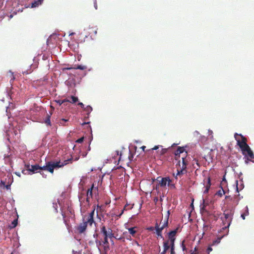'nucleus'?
Listing matches in <instances>:
<instances>
[{"label": "nucleus", "mask_w": 254, "mask_h": 254, "mask_svg": "<svg viewBox=\"0 0 254 254\" xmlns=\"http://www.w3.org/2000/svg\"><path fill=\"white\" fill-rule=\"evenodd\" d=\"M68 120L62 119L60 122V125L62 126H65V123L67 122Z\"/></svg>", "instance_id": "72a5a7b5"}, {"label": "nucleus", "mask_w": 254, "mask_h": 254, "mask_svg": "<svg viewBox=\"0 0 254 254\" xmlns=\"http://www.w3.org/2000/svg\"><path fill=\"white\" fill-rule=\"evenodd\" d=\"M207 205H208V203H206V202H205V207H206V206H207Z\"/></svg>", "instance_id": "0e129e2a"}, {"label": "nucleus", "mask_w": 254, "mask_h": 254, "mask_svg": "<svg viewBox=\"0 0 254 254\" xmlns=\"http://www.w3.org/2000/svg\"><path fill=\"white\" fill-rule=\"evenodd\" d=\"M96 243L97 244H99L100 245H103V253L104 254H107V253L110 250V246L108 240L105 239L104 238V240L102 242L96 240Z\"/></svg>", "instance_id": "423d86ee"}, {"label": "nucleus", "mask_w": 254, "mask_h": 254, "mask_svg": "<svg viewBox=\"0 0 254 254\" xmlns=\"http://www.w3.org/2000/svg\"><path fill=\"white\" fill-rule=\"evenodd\" d=\"M98 193V187H95L94 185L92 184L91 187L88 189L86 191V195L90 196L91 198H92L93 193L97 194Z\"/></svg>", "instance_id": "6e6552de"}, {"label": "nucleus", "mask_w": 254, "mask_h": 254, "mask_svg": "<svg viewBox=\"0 0 254 254\" xmlns=\"http://www.w3.org/2000/svg\"><path fill=\"white\" fill-rule=\"evenodd\" d=\"M239 202V199H238L236 201V204H238Z\"/></svg>", "instance_id": "e2e57ef3"}, {"label": "nucleus", "mask_w": 254, "mask_h": 254, "mask_svg": "<svg viewBox=\"0 0 254 254\" xmlns=\"http://www.w3.org/2000/svg\"><path fill=\"white\" fill-rule=\"evenodd\" d=\"M56 102L60 105H61L62 104H63L65 102H69V100H67V99H64V100H59L58 101H56Z\"/></svg>", "instance_id": "c85d7f7f"}, {"label": "nucleus", "mask_w": 254, "mask_h": 254, "mask_svg": "<svg viewBox=\"0 0 254 254\" xmlns=\"http://www.w3.org/2000/svg\"><path fill=\"white\" fill-rule=\"evenodd\" d=\"M71 101H70L69 102H70V103H74L75 102H76L77 101H78V98L76 97H75V96H72L71 97Z\"/></svg>", "instance_id": "7c9ffc66"}, {"label": "nucleus", "mask_w": 254, "mask_h": 254, "mask_svg": "<svg viewBox=\"0 0 254 254\" xmlns=\"http://www.w3.org/2000/svg\"><path fill=\"white\" fill-rule=\"evenodd\" d=\"M217 194L220 196H222L223 194H225V191L223 189H222V190L217 191Z\"/></svg>", "instance_id": "2f4dec72"}, {"label": "nucleus", "mask_w": 254, "mask_h": 254, "mask_svg": "<svg viewBox=\"0 0 254 254\" xmlns=\"http://www.w3.org/2000/svg\"><path fill=\"white\" fill-rule=\"evenodd\" d=\"M249 215V208H248V206H247L246 207H245V212L243 213L242 214H241V217L242 218V219L243 220H245V218H246V216H248Z\"/></svg>", "instance_id": "412c9836"}, {"label": "nucleus", "mask_w": 254, "mask_h": 254, "mask_svg": "<svg viewBox=\"0 0 254 254\" xmlns=\"http://www.w3.org/2000/svg\"><path fill=\"white\" fill-rule=\"evenodd\" d=\"M97 208H101V206H100L99 205H97Z\"/></svg>", "instance_id": "338daca9"}, {"label": "nucleus", "mask_w": 254, "mask_h": 254, "mask_svg": "<svg viewBox=\"0 0 254 254\" xmlns=\"http://www.w3.org/2000/svg\"><path fill=\"white\" fill-rule=\"evenodd\" d=\"M208 251H211L212 250V248H210V247H209L207 249Z\"/></svg>", "instance_id": "5fc2aeb1"}, {"label": "nucleus", "mask_w": 254, "mask_h": 254, "mask_svg": "<svg viewBox=\"0 0 254 254\" xmlns=\"http://www.w3.org/2000/svg\"><path fill=\"white\" fill-rule=\"evenodd\" d=\"M78 105H79L82 108H84V105L82 103L79 102L78 103Z\"/></svg>", "instance_id": "a18cd8bd"}, {"label": "nucleus", "mask_w": 254, "mask_h": 254, "mask_svg": "<svg viewBox=\"0 0 254 254\" xmlns=\"http://www.w3.org/2000/svg\"><path fill=\"white\" fill-rule=\"evenodd\" d=\"M12 225L13 227H15L17 225V220L15 219L12 222Z\"/></svg>", "instance_id": "4c0bfd02"}, {"label": "nucleus", "mask_w": 254, "mask_h": 254, "mask_svg": "<svg viewBox=\"0 0 254 254\" xmlns=\"http://www.w3.org/2000/svg\"><path fill=\"white\" fill-rule=\"evenodd\" d=\"M40 3H41V1L40 0H38V1H35L34 2L32 3L31 7H36V6H37Z\"/></svg>", "instance_id": "c756f323"}, {"label": "nucleus", "mask_w": 254, "mask_h": 254, "mask_svg": "<svg viewBox=\"0 0 254 254\" xmlns=\"http://www.w3.org/2000/svg\"><path fill=\"white\" fill-rule=\"evenodd\" d=\"M164 251L167 252L170 248V243L169 241H166L163 242Z\"/></svg>", "instance_id": "a211bd4d"}, {"label": "nucleus", "mask_w": 254, "mask_h": 254, "mask_svg": "<svg viewBox=\"0 0 254 254\" xmlns=\"http://www.w3.org/2000/svg\"><path fill=\"white\" fill-rule=\"evenodd\" d=\"M161 178V177H159L157 178L156 180L159 181V179Z\"/></svg>", "instance_id": "680f3d73"}, {"label": "nucleus", "mask_w": 254, "mask_h": 254, "mask_svg": "<svg viewBox=\"0 0 254 254\" xmlns=\"http://www.w3.org/2000/svg\"><path fill=\"white\" fill-rule=\"evenodd\" d=\"M178 229L177 228L174 230L171 231L168 233L169 242L170 244H175V241L176 240V235L177 233Z\"/></svg>", "instance_id": "1a4fd4ad"}, {"label": "nucleus", "mask_w": 254, "mask_h": 254, "mask_svg": "<svg viewBox=\"0 0 254 254\" xmlns=\"http://www.w3.org/2000/svg\"><path fill=\"white\" fill-rule=\"evenodd\" d=\"M12 78L10 80V82L12 80V81H13L14 79H15V78H14V76L13 75V74H12Z\"/></svg>", "instance_id": "864d4df0"}, {"label": "nucleus", "mask_w": 254, "mask_h": 254, "mask_svg": "<svg viewBox=\"0 0 254 254\" xmlns=\"http://www.w3.org/2000/svg\"><path fill=\"white\" fill-rule=\"evenodd\" d=\"M128 158L130 160H131V158H133L132 155H131L130 156H128Z\"/></svg>", "instance_id": "bf43d9fd"}, {"label": "nucleus", "mask_w": 254, "mask_h": 254, "mask_svg": "<svg viewBox=\"0 0 254 254\" xmlns=\"http://www.w3.org/2000/svg\"><path fill=\"white\" fill-rule=\"evenodd\" d=\"M84 109V110L87 112V115H89V114L92 111V108L90 106H87Z\"/></svg>", "instance_id": "a878e982"}, {"label": "nucleus", "mask_w": 254, "mask_h": 254, "mask_svg": "<svg viewBox=\"0 0 254 254\" xmlns=\"http://www.w3.org/2000/svg\"><path fill=\"white\" fill-rule=\"evenodd\" d=\"M22 174H23L24 175H26V174L31 175V173H30V172L27 170H23L22 171Z\"/></svg>", "instance_id": "58836bf2"}, {"label": "nucleus", "mask_w": 254, "mask_h": 254, "mask_svg": "<svg viewBox=\"0 0 254 254\" xmlns=\"http://www.w3.org/2000/svg\"><path fill=\"white\" fill-rule=\"evenodd\" d=\"M40 169V166L36 164L34 165H31V169H30V173L33 174L35 173L38 172V170Z\"/></svg>", "instance_id": "4468645a"}, {"label": "nucleus", "mask_w": 254, "mask_h": 254, "mask_svg": "<svg viewBox=\"0 0 254 254\" xmlns=\"http://www.w3.org/2000/svg\"><path fill=\"white\" fill-rule=\"evenodd\" d=\"M155 180H156V179H152V182H154Z\"/></svg>", "instance_id": "774afa93"}, {"label": "nucleus", "mask_w": 254, "mask_h": 254, "mask_svg": "<svg viewBox=\"0 0 254 254\" xmlns=\"http://www.w3.org/2000/svg\"><path fill=\"white\" fill-rule=\"evenodd\" d=\"M15 174H16V175H17L18 176H19V177H20V173H17V172H16V173H15Z\"/></svg>", "instance_id": "6e6d98bb"}, {"label": "nucleus", "mask_w": 254, "mask_h": 254, "mask_svg": "<svg viewBox=\"0 0 254 254\" xmlns=\"http://www.w3.org/2000/svg\"><path fill=\"white\" fill-rule=\"evenodd\" d=\"M200 211L201 212H206L208 214V211L206 209L205 200L204 199H203V203L200 204Z\"/></svg>", "instance_id": "6ab92c4d"}, {"label": "nucleus", "mask_w": 254, "mask_h": 254, "mask_svg": "<svg viewBox=\"0 0 254 254\" xmlns=\"http://www.w3.org/2000/svg\"><path fill=\"white\" fill-rule=\"evenodd\" d=\"M74 68L84 70L86 68V66L85 65H78L76 67H74Z\"/></svg>", "instance_id": "473e14b6"}, {"label": "nucleus", "mask_w": 254, "mask_h": 254, "mask_svg": "<svg viewBox=\"0 0 254 254\" xmlns=\"http://www.w3.org/2000/svg\"><path fill=\"white\" fill-rule=\"evenodd\" d=\"M90 196H88V195H86V198H85V201H86V204L89 206V203H90Z\"/></svg>", "instance_id": "c9c22d12"}, {"label": "nucleus", "mask_w": 254, "mask_h": 254, "mask_svg": "<svg viewBox=\"0 0 254 254\" xmlns=\"http://www.w3.org/2000/svg\"><path fill=\"white\" fill-rule=\"evenodd\" d=\"M210 185H211V184H210V179L209 178L208 179V182H207V184L206 185V187H205V190L204 191V193H207L208 192V190H209V188L210 187Z\"/></svg>", "instance_id": "5701e85b"}, {"label": "nucleus", "mask_w": 254, "mask_h": 254, "mask_svg": "<svg viewBox=\"0 0 254 254\" xmlns=\"http://www.w3.org/2000/svg\"><path fill=\"white\" fill-rule=\"evenodd\" d=\"M166 253V252H165L164 251H163L162 252H161L160 254H165V253Z\"/></svg>", "instance_id": "4d7b16f0"}, {"label": "nucleus", "mask_w": 254, "mask_h": 254, "mask_svg": "<svg viewBox=\"0 0 254 254\" xmlns=\"http://www.w3.org/2000/svg\"><path fill=\"white\" fill-rule=\"evenodd\" d=\"M178 165L179 166L180 168H177V173L176 175L175 176H174L176 179H177L178 176H180L181 175H183L187 173V170L186 169H184L183 168L181 167L180 161H179ZM174 176H175V175H174Z\"/></svg>", "instance_id": "9d476101"}, {"label": "nucleus", "mask_w": 254, "mask_h": 254, "mask_svg": "<svg viewBox=\"0 0 254 254\" xmlns=\"http://www.w3.org/2000/svg\"><path fill=\"white\" fill-rule=\"evenodd\" d=\"M79 200L80 202V205H82L85 200V194L84 193H81L78 195Z\"/></svg>", "instance_id": "aec40b11"}, {"label": "nucleus", "mask_w": 254, "mask_h": 254, "mask_svg": "<svg viewBox=\"0 0 254 254\" xmlns=\"http://www.w3.org/2000/svg\"><path fill=\"white\" fill-rule=\"evenodd\" d=\"M145 148H146V146H142L141 147V148L143 151H144V150H145Z\"/></svg>", "instance_id": "09e8293b"}, {"label": "nucleus", "mask_w": 254, "mask_h": 254, "mask_svg": "<svg viewBox=\"0 0 254 254\" xmlns=\"http://www.w3.org/2000/svg\"><path fill=\"white\" fill-rule=\"evenodd\" d=\"M236 190L237 192H239L238 188V181H236Z\"/></svg>", "instance_id": "49530a36"}, {"label": "nucleus", "mask_w": 254, "mask_h": 254, "mask_svg": "<svg viewBox=\"0 0 254 254\" xmlns=\"http://www.w3.org/2000/svg\"><path fill=\"white\" fill-rule=\"evenodd\" d=\"M114 238L117 240H120L123 242L125 241V238L124 237L119 236L118 234H116L115 233V235H114Z\"/></svg>", "instance_id": "4be33fe9"}, {"label": "nucleus", "mask_w": 254, "mask_h": 254, "mask_svg": "<svg viewBox=\"0 0 254 254\" xmlns=\"http://www.w3.org/2000/svg\"><path fill=\"white\" fill-rule=\"evenodd\" d=\"M110 242H111L112 243V245H114V241L113 240V239H110Z\"/></svg>", "instance_id": "3c124183"}, {"label": "nucleus", "mask_w": 254, "mask_h": 254, "mask_svg": "<svg viewBox=\"0 0 254 254\" xmlns=\"http://www.w3.org/2000/svg\"><path fill=\"white\" fill-rule=\"evenodd\" d=\"M149 230H150V231H152L154 230V228L151 227H150L148 229Z\"/></svg>", "instance_id": "8fccbe9b"}, {"label": "nucleus", "mask_w": 254, "mask_h": 254, "mask_svg": "<svg viewBox=\"0 0 254 254\" xmlns=\"http://www.w3.org/2000/svg\"><path fill=\"white\" fill-rule=\"evenodd\" d=\"M126 207H127V206L126 205V206L124 207V209L122 210L121 213L119 215V216H118L119 217H120L121 216V215L123 214L124 210H126Z\"/></svg>", "instance_id": "c03bdc74"}, {"label": "nucleus", "mask_w": 254, "mask_h": 254, "mask_svg": "<svg viewBox=\"0 0 254 254\" xmlns=\"http://www.w3.org/2000/svg\"><path fill=\"white\" fill-rule=\"evenodd\" d=\"M250 161L254 163V154L250 146L245 150L244 154H243Z\"/></svg>", "instance_id": "0eeeda50"}, {"label": "nucleus", "mask_w": 254, "mask_h": 254, "mask_svg": "<svg viewBox=\"0 0 254 254\" xmlns=\"http://www.w3.org/2000/svg\"><path fill=\"white\" fill-rule=\"evenodd\" d=\"M170 214V211H168V215L166 220L165 221L164 224L161 226V227H162V229H163L164 228L167 227L168 226V217L169 215Z\"/></svg>", "instance_id": "393cba45"}, {"label": "nucleus", "mask_w": 254, "mask_h": 254, "mask_svg": "<svg viewBox=\"0 0 254 254\" xmlns=\"http://www.w3.org/2000/svg\"><path fill=\"white\" fill-rule=\"evenodd\" d=\"M222 232H224V233L221 235L218 236L217 238L213 241V245L218 244L220 242L222 238H223L225 236L227 235L228 234H226V231H222Z\"/></svg>", "instance_id": "2eb2a0df"}, {"label": "nucleus", "mask_w": 254, "mask_h": 254, "mask_svg": "<svg viewBox=\"0 0 254 254\" xmlns=\"http://www.w3.org/2000/svg\"><path fill=\"white\" fill-rule=\"evenodd\" d=\"M154 189H155L156 190H158V186H156V187L155 188H154Z\"/></svg>", "instance_id": "13d9d810"}, {"label": "nucleus", "mask_w": 254, "mask_h": 254, "mask_svg": "<svg viewBox=\"0 0 254 254\" xmlns=\"http://www.w3.org/2000/svg\"><path fill=\"white\" fill-rule=\"evenodd\" d=\"M221 220L222 221V223H223V225H224V227L225 226H226L227 225V222H226V220L224 218H223V217H221Z\"/></svg>", "instance_id": "79ce46f5"}, {"label": "nucleus", "mask_w": 254, "mask_h": 254, "mask_svg": "<svg viewBox=\"0 0 254 254\" xmlns=\"http://www.w3.org/2000/svg\"><path fill=\"white\" fill-rule=\"evenodd\" d=\"M191 254H198V253L196 248H195L194 250L191 253Z\"/></svg>", "instance_id": "37998d69"}, {"label": "nucleus", "mask_w": 254, "mask_h": 254, "mask_svg": "<svg viewBox=\"0 0 254 254\" xmlns=\"http://www.w3.org/2000/svg\"><path fill=\"white\" fill-rule=\"evenodd\" d=\"M95 206H94L93 209L88 215L83 216V222L80 223L77 228V230L79 233H84L86 231L88 225L91 226L93 223H95L93 218L95 214Z\"/></svg>", "instance_id": "f257e3e1"}, {"label": "nucleus", "mask_w": 254, "mask_h": 254, "mask_svg": "<svg viewBox=\"0 0 254 254\" xmlns=\"http://www.w3.org/2000/svg\"><path fill=\"white\" fill-rule=\"evenodd\" d=\"M234 137L237 141V145L241 148L242 153L244 154L245 150L247 149V147H249L248 144L247 143V138L241 134H239L237 133L235 134Z\"/></svg>", "instance_id": "20e7f679"}, {"label": "nucleus", "mask_w": 254, "mask_h": 254, "mask_svg": "<svg viewBox=\"0 0 254 254\" xmlns=\"http://www.w3.org/2000/svg\"><path fill=\"white\" fill-rule=\"evenodd\" d=\"M158 148V146H155L152 148V149H153V150H157Z\"/></svg>", "instance_id": "de8ad7c7"}, {"label": "nucleus", "mask_w": 254, "mask_h": 254, "mask_svg": "<svg viewBox=\"0 0 254 254\" xmlns=\"http://www.w3.org/2000/svg\"><path fill=\"white\" fill-rule=\"evenodd\" d=\"M50 115H48L47 118L46 119L45 121V123L47 125L49 126H51V123L50 120Z\"/></svg>", "instance_id": "b1692460"}, {"label": "nucleus", "mask_w": 254, "mask_h": 254, "mask_svg": "<svg viewBox=\"0 0 254 254\" xmlns=\"http://www.w3.org/2000/svg\"><path fill=\"white\" fill-rule=\"evenodd\" d=\"M171 253L170 254H175V244H170Z\"/></svg>", "instance_id": "cd10ccee"}, {"label": "nucleus", "mask_w": 254, "mask_h": 254, "mask_svg": "<svg viewBox=\"0 0 254 254\" xmlns=\"http://www.w3.org/2000/svg\"><path fill=\"white\" fill-rule=\"evenodd\" d=\"M83 140H84L83 137H80V138L76 140V142L79 143H82L83 142Z\"/></svg>", "instance_id": "a19ab883"}, {"label": "nucleus", "mask_w": 254, "mask_h": 254, "mask_svg": "<svg viewBox=\"0 0 254 254\" xmlns=\"http://www.w3.org/2000/svg\"><path fill=\"white\" fill-rule=\"evenodd\" d=\"M185 149L183 147H178L175 152L176 159H178L180 157V154L185 153Z\"/></svg>", "instance_id": "9b49d317"}, {"label": "nucleus", "mask_w": 254, "mask_h": 254, "mask_svg": "<svg viewBox=\"0 0 254 254\" xmlns=\"http://www.w3.org/2000/svg\"><path fill=\"white\" fill-rule=\"evenodd\" d=\"M229 197H230V196H225V198H226V199H227V198H229Z\"/></svg>", "instance_id": "052dcab7"}, {"label": "nucleus", "mask_w": 254, "mask_h": 254, "mask_svg": "<svg viewBox=\"0 0 254 254\" xmlns=\"http://www.w3.org/2000/svg\"><path fill=\"white\" fill-rule=\"evenodd\" d=\"M214 220H217V217L215 216Z\"/></svg>", "instance_id": "69168bd1"}, {"label": "nucleus", "mask_w": 254, "mask_h": 254, "mask_svg": "<svg viewBox=\"0 0 254 254\" xmlns=\"http://www.w3.org/2000/svg\"><path fill=\"white\" fill-rule=\"evenodd\" d=\"M100 232L105 239L108 240V239L114 238L115 232L109 227L107 228L105 225H102L100 226Z\"/></svg>", "instance_id": "39448f33"}, {"label": "nucleus", "mask_w": 254, "mask_h": 254, "mask_svg": "<svg viewBox=\"0 0 254 254\" xmlns=\"http://www.w3.org/2000/svg\"><path fill=\"white\" fill-rule=\"evenodd\" d=\"M187 155V152H185V153L184 154L183 156L182 157V165L181 167L183 168L184 169H187V167L188 165V161L186 159V156Z\"/></svg>", "instance_id": "ddd939ff"}, {"label": "nucleus", "mask_w": 254, "mask_h": 254, "mask_svg": "<svg viewBox=\"0 0 254 254\" xmlns=\"http://www.w3.org/2000/svg\"><path fill=\"white\" fill-rule=\"evenodd\" d=\"M167 179L168 180H167V185H168V186L173 187L174 188L175 185L171 184L172 181L170 179V178L167 177Z\"/></svg>", "instance_id": "bb28decb"}, {"label": "nucleus", "mask_w": 254, "mask_h": 254, "mask_svg": "<svg viewBox=\"0 0 254 254\" xmlns=\"http://www.w3.org/2000/svg\"><path fill=\"white\" fill-rule=\"evenodd\" d=\"M167 177L161 178V181H159V185L161 187H164L167 185Z\"/></svg>", "instance_id": "f3484780"}, {"label": "nucleus", "mask_w": 254, "mask_h": 254, "mask_svg": "<svg viewBox=\"0 0 254 254\" xmlns=\"http://www.w3.org/2000/svg\"><path fill=\"white\" fill-rule=\"evenodd\" d=\"M25 167L26 169V170H28L29 172L30 171L31 166L30 165V164H25Z\"/></svg>", "instance_id": "ea45409f"}, {"label": "nucleus", "mask_w": 254, "mask_h": 254, "mask_svg": "<svg viewBox=\"0 0 254 254\" xmlns=\"http://www.w3.org/2000/svg\"><path fill=\"white\" fill-rule=\"evenodd\" d=\"M72 158L64 160L63 162L60 161H49L46 162V165L43 167H40V170H46L53 174L54 170L56 168H59L64 167V166L68 164L69 162L72 163Z\"/></svg>", "instance_id": "f03ea898"}, {"label": "nucleus", "mask_w": 254, "mask_h": 254, "mask_svg": "<svg viewBox=\"0 0 254 254\" xmlns=\"http://www.w3.org/2000/svg\"><path fill=\"white\" fill-rule=\"evenodd\" d=\"M136 227H131L128 229V231L129 233L133 237H135V234L136 233Z\"/></svg>", "instance_id": "dca6fc26"}, {"label": "nucleus", "mask_w": 254, "mask_h": 254, "mask_svg": "<svg viewBox=\"0 0 254 254\" xmlns=\"http://www.w3.org/2000/svg\"><path fill=\"white\" fill-rule=\"evenodd\" d=\"M234 210L233 209H227L224 211L223 215L224 216V219L226 220L227 222V225L223 227L220 231L218 232L219 233H222V231H226V234H228L229 233V230L228 229L229 227L231 222L233 219L234 215Z\"/></svg>", "instance_id": "7ed1b4c3"}, {"label": "nucleus", "mask_w": 254, "mask_h": 254, "mask_svg": "<svg viewBox=\"0 0 254 254\" xmlns=\"http://www.w3.org/2000/svg\"><path fill=\"white\" fill-rule=\"evenodd\" d=\"M62 215L63 217V220L64 223V224L66 225H67V220L65 219V214L63 212H62Z\"/></svg>", "instance_id": "f704fd0d"}, {"label": "nucleus", "mask_w": 254, "mask_h": 254, "mask_svg": "<svg viewBox=\"0 0 254 254\" xmlns=\"http://www.w3.org/2000/svg\"><path fill=\"white\" fill-rule=\"evenodd\" d=\"M89 123V122H87V123H85V122H84V123H82V125H83H83H85L88 124Z\"/></svg>", "instance_id": "603ef678"}, {"label": "nucleus", "mask_w": 254, "mask_h": 254, "mask_svg": "<svg viewBox=\"0 0 254 254\" xmlns=\"http://www.w3.org/2000/svg\"><path fill=\"white\" fill-rule=\"evenodd\" d=\"M155 230L156 232L158 237H160L161 238H163V237L162 235V231L163 230L162 227H160L159 225H158V223L155 224Z\"/></svg>", "instance_id": "f8f14e48"}, {"label": "nucleus", "mask_w": 254, "mask_h": 254, "mask_svg": "<svg viewBox=\"0 0 254 254\" xmlns=\"http://www.w3.org/2000/svg\"><path fill=\"white\" fill-rule=\"evenodd\" d=\"M181 247L182 248V249H183V251H187V248L185 246V241H183L182 242V244H181Z\"/></svg>", "instance_id": "e433bc0d"}]
</instances>
